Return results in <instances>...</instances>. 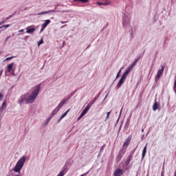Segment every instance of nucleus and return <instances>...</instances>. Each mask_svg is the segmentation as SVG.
<instances>
[{
  "mask_svg": "<svg viewBox=\"0 0 176 176\" xmlns=\"http://www.w3.org/2000/svg\"><path fill=\"white\" fill-rule=\"evenodd\" d=\"M160 108V104H159L157 102H155V103L153 105V110L157 111Z\"/></svg>",
  "mask_w": 176,
  "mask_h": 176,
  "instance_id": "17",
  "label": "nucleus"
},
{
  "mask_svg": "<svg viewBox=\"0 0 176 176\" xmlns=\"http://www.w3.org/2000/svg\"><path fill=\"white\" fill-rule=\"evenodd\" d=\"M47 124H49V122L46 120L45 123H44V126H47Z\"/></svg>",
  "mask_w": 176,
  "mask_h": 176,
  "instance_id": "32",
  "label": "nucleus"
},
{
  "mask_svg": "<svg viewBox=\"0 0 176 176\" xmlns=\"http://www.w3.org/2000/svg\"><path fill=\"white\" fill-rule=\"evenodd\" d=\"M5 23H6L5 21H2V22H0V25H2V24H5Z\"/></svg>",
  "mask_w": 176,
  "mask_h": 176,
  "instance_id": "36",
  "label": "nucleus"
},
{
  "mask_svg": "<svg viewBox=\"0 0 176 176\" xmlns=\"http://www.w3.org/2000/svg\"><path fill=\"white\" fill-rule=\"evenodd\" d=\"M27 34H30V35H32L35 31H36V29L35 28H32V26H28L25 28Z\"/></svg>",
  "mask_w": 176,
  "mask_h": 176,
  "instance_id": "10",
  "label": "nucleus"
},
{
  "mask_svg": "<svg viewBox=\"0 0 176 176\" xmlns=\"http://www.w3.org/2000/svg\"><path fill=\"white\" fill-rule=\"evenodd\" d=\"M70 109H67L61 116H60V119H64V118H65L67 116V115H68V113L69 112Z\"/></svg>",
  "mask_w": 176,
  "mask_h": 176,
  "instance_id": "23",
  "label": "nucleus"
},
{
  "mask_svg": "<svg viewBox=\"0 0 176 176\" xmlns=\"http://www.w3.org/2000/svg\"><path fill=\"white\" fill-rule=\"evenodd\" d=\"M90 108L91 107H89L87 104V106L85 107V109L80 113V116L78 118L77 120H80L82 119V118L83 116H85V115H86V113H87V112H89V110L90 109Z\"/></svg>",
  "mask_w": 176,
  "mask_h": 176,
  "instance_id": "8",
  "label": "nucleus"
},
{
  "mask_svg": "<svg viewBox=\"0 0 176 176\" xmlns=\"http://www.w3.org/2000/svg\"><path fill=\"white\" fill-rule=\"evenodd\" d=\"M42 43H43V39H41L38 42V46H41V45H42Z\"/></svg>",
  "mask_w": 176,
  "mask_h": 176,
  "instance_id": "29",
  "label": "nucleus"
},
{
  "mask_svg": "<svg viewBox=\"0 0 176 176\" xmlns=\"http://www.w3.org/2000/svg\"><path fill=\"white\" fill-rule=\"evenodd\" d=\"M18 32H24V29L19 30Z\"/></svg>",
  "mask_w": 176,
  "mask_h": 176,
  "instance_id": "37",
  "label": "nucleus"
},
{
  "mask_svg": "<svg viewBox=\"0 0 176 176\" xmlns=\"http://www.w3.org/2000/svg\"><path fill=\"white\" fill-rule=\"evenodd\" d=\"M51 23H52V21H50V19L45 20L43 24H42V28L41 29V32L44 31L45 29L46 28V27H47V25H49Z\"/></svg>",
  "mask_w": 176,
  "mask_h": 176,
  "instance_id": "9",
  "label": "nucleus"
},
{
  "mask_svg": "<svg viewBox=\"0 0 176 176\" xmlns=\"http://www.w3.org/2000/svg\"><path fill=\"white\" fill-rule=\"evenodd\" d=\"M139 60H140V58L135 59L134 63H131V65H129L128 66V67L125 70L124 73L122 74L121 78L120 79V80L117 85L118 89L121 87L122 85H123L126 79L127 78V76H129V74H130V72H131V71L133 70L134 67H135L137 63H138Z\"/></svg>",
  "mask_w": 176,
  "mask_h": 176,
  "instance_id": "3",
  "label": "nucleus"
},
{
  "mask_svg": "<svg viewBox=\"0 0 176 176\" xmlns=\"http://www.w3.org/2000/svg\"><path fill=\"white\" fill-rule=\"evenodd\" d=\"M3 109H6V101L3 102L2 105L0 107V113L3 112Z\"/></svg>",
  "mask_w": 176,
  "mask_h": 176,
  "instance_id": "20",
  "label": "nucleus"
},
{
  "mask_svg": "<svg viewBox=\"0 0 176 176\" xmlns=\"http://www.w3.org/2000/svg\"><path fill=\"white\" fill-rule=\"evenodd\" d=\"M67 25H63L60 27V28H64V27H65Z\"/></svg>",
  "mask_w": 176,
  "mask_h": 176,
  "instance_id": "42",
  "label": "nucleus"
},
{
  "mask_svg": "<svg viewBox=\"0 0 176 176\" xmlns=\"http://www.w3.org/2000/svg\"><path fill=\"white\" fill-rule=\"evenodd\" d=\"M130 19L131 15L129 13H125L122 17V25L124 28H127L130 25Z\"/></svg>",
  "mask_w": 176,
  "mask_h": 176,
  "instance_id": "6",
  "label": "nucleus"
},
{
  "mask_svg": "<svg viewBox=\"0 0 176 176\" xmlns=\"http://www.w3.org/2000/svg\"><path fill=\"white\" fill-rule=\"evenodd\" d=\"M122 69H123V67H122V68L119 70V72H118L117 76H116V79H118V78H119V76H120V72H122Z\"/></svg>",
  "mask_w": 176,
  "mask_h": 176,
  "instance_id": "25",
  "label": "nucleus"
},
{
  "mask_svg": "<svg viewBox=\"0 0 176 176\" xmlns=\"http://www.w3.org/2000/svg\"><path fill=\"white\" fill-rule=\"evenodd\" d=\"M65 174H67V165H65L60 173L57 175V176H64Z\"/></svg>",
  "mask_w": 176,
  "mask_h": 176,
  "instance_id": "14",
  "label": "nucleus"
},
{
  "mask_svg": "<svg viewBox=\"0 0 176 176\" xmlns=\"http://www.w3.org/2000/svg\"><path fill=\"white\" fill-rule=\"evenodd\" d=\"M41 91V84L32 87L30 90V94H25L20 96L18 99V104L23 105V104H32L36 100V97L39 95Z\"/></svg>",
  "mask_w": 176,
  "mask_h": 176,
  "instance_id": "1",
  "label": "nucleus"
},
{
  "mask_svg": "<svg viewBox=\"0 0 176 176\" xmlns=\"http://www.w3.org/2000/svg\"><path fill=\"white\" fill-rule=\"evenodd\" d=\"M109 3H110L109 1H106L103 3L100 2V1L97 2V5H100V6H108V5H109Z\"/></svg>",
  "mask_w": 176,
  "mask_h": 176,
  "instance_id": "19",
  "label": "nucleus"
},
{
  "mask_svg": "<svg viewBox=\"0 0 176 176\" xmlns=\"http://www.w3.org/2000/svg\"><path fill=\"white\" fill-rule=\"evenodd\" d=\"M161 176H164V167H163V170L161 172Z\"/></svg>",
  "mask_w": 176,
  "mask_h": 176,
  "instance_id": "31",
  "label": "nucleus"
},
{
  "mask_svg": "<svg viewBox=\"0 0 176 176\" xmlns=\"http://www.w3.org/2000/svg\"><path fill=\"white\" fill-rule=\"evenodd\" d=\"M131 141V137H129L124 142L123 147L126 148L130 144V142Z\"/></svg>",
  "mask_w": 176,
  "mask_h": 176,
  "instance_id": "16",
  "label": "nucleus"
},
{
  "mask_svg": "<svg viewBox=\"0 0 176 176\" xmlns=\"http://www.w3.org/2000/svg\"><path fill=\"white\" fill-rule=\"evenodd\" d=\"M68 23V21H60V23H61V24H65V23Z\"/></svg>",
  "mask_w": 176,
  "mask_h": 176,
  "instance_id": "33",
  "label": "nucleus"
},
{
  "mask_svg": "<svg viewBox=\"0 0 176 176\" xmlns=\"http://www.w3.org/2000/svg\"><path fill=\"white\" fill-rule=\"evenodd\" d=\"M104 146H102L101 148H100V152H102V151L104 150Z\"/></svg>",
  "mask_w": 176,
  "mask_h": 176,
  "instance_id": "39",
  "label": "nucleus"
},
{
  "mask_svg": "<svg viewBox=\"0 0 176 176\" xmlns=\"http://www.w3.org/2000/svg\"><path fill=\"white\" fill-rule=\"evenodd\" d=\"M3 72V70H0V78H1V76H2Z\"/></svg>",
  "mask_w": 176,
  "mask_h": 176,
  "instance_id": "34",
  "label": "nucleus"
},
{
  "mask_svg": "<svg viewBox=\"0 0 176 176\" xmlns=\"http://www.w3.org/2000/svg\"><path fill=\"white\" fill-rule=\"evenodd\" d=\"M61 120H63V119H61V117H60V118L58 120V123H60L61 122Z\"/></svg>",
  "mask_w": 176,
  "mask_h": 176,
  "instance_id": "35",
  "label": "nucleus"
},
{
  "mask_svg": "<svg viewBox=\"0 0 176 176\" xmlns=\"http://www.w3.org/2000/svg\"><path fill=\"white\" fill-rule=\"evenodd\" d=\"M173 90H174V91H175V93L176 94V88H175V87H173Z\"/></svg>",
  "mask_w": 176,
  "mask_h": 176,
  "instance_id": "41",
  "label": "nucleus"
},
{
  "mask_svg": "<svg viewBox=\"0 0 176 176\" xmlns=\"http://www.w3.org/2000/svg\"><path fill=\"white\" fill-rule=\"evenodd\" d=\"M73 2H81L82 3H89V0H73Z\"/></svg>",
  "mask_w": 176,
  "mask_h": 176,
  "instance_id": "22",
  "label": "nucleus"
},
{
  "mask_svg": "<svg viewBox=\"0 0 176 176\" xmlns=\"http://www.w3.org/2000/svg\"><path fill=\"white\" fill-rule=\"evenodd\" d=\"M14 65V63H11L10 64L7 65V72H12V69H13V66Z\"/></svg>",
  "mask_w": 176,
  "mask_h": 176,
  "instance_id": "18",
  "label": "nucleus"
},
{
  "mask_svg": "<svg viewBox=\"0 0 176 176\" xmlns=\"http://www.w3.org/2000/svg\"><path fill=\"white\" fill-rule=\"evenodd\" d=\"M12 18V16H10L6 19V20H9V19Z\"/></svg>",
  "mask_w": 176,
  "mask_h": 176,
  "instance_id": "38",
  "label": "nucleus"
},
{
  "mask_svg": "<svg viewBox=\"0 0 176 176\" xmlns=\"http://www.w3.org/2000/svg\"><path fill=\"white\" fill-rule=\"evenodd\" d=\"M16 56H10V57L6 58V61H9V60H12V58H14Z\"/></svg>",
  "mask_w": 176,
  "mask_h": 176,
  "instance_id": "27",
  "label": "nucleus"
},
{
  "mask_svg": "<svg viewBox=\"0 0 176 176\" xmlns=\"http://www.w3.org/2000/svg\"><path fill=\"white\" fill-rule=\"evenodd\" d=\"M126 147H123L121 148L118 153V155L117 156V160L120 162L122 160V157H123L124 153H126Z\"/></svg>",
  "mask_w": 176,
  "mask_h": 176,
  "instance_id": "7",
  "label": "nucleus"
},
{
  "mask_svg": "<svg viewBox=\"0 0 176 176\" xmlns=\"http://www.w3.org/2000/svg\"><path fill=\"white\" fill-rule=\"evenodd\" d=\"M3 100V94L0 93V101H2Z\"/></svg>",
  "mask_w": 176,
  "mask_h": 176,
  "instance_id": "30",
  "label": "nucleus"
},
{
  "mask_svg": "<svg viewBox=\"0 0 176 176\" xmlns=\"http://www.w3.org/2000/svg\"><path fill=\"white\" fill-rule=\"evenodd\" d=\"M107 97H108V95H107V96H105L104 100H106V99H107Z\"/></svg>",
  "mask_w": 176,
  "mask_h": 176,
  "instance_id": "43",
  "label": "nucleus"
},
{
  "mask_svg": "<svg viewBox=\"0 0 176 176\" xmlns=\"http://www.w3.org/2000/svg\"><path fill=\"white\" fill-rule=\"evenodd\" d=\"M109 115H111V111L107 112L105 121H107V120H108V119H109Z\"/></svg>",
  "mask_w": 176,
  "mask_h": 176,
  "instance_id": "28",
  "label": "nucleus"
},
{
  "mask_svg": "<svg viewBox=\"0 0 176 176\" xmlns=\"http://www.w3.org/2000/svg\"><path fill=\"white\" fill-rule=\"evenodd\" d=\"M175 176H176V173H175Z\"/></svg>",
  "mask_w": 176,
  "mask_h": 176,
  "instance_id": "44",
  "label": "nucleus"
},
{
  "mask_svg": "<svg viewBox=\"0 0 176 176\" xmlns=\"http://www.w3.org/2000/svg\"><path fill=\"white\" fill-rule=\"evenodd\" d=\"M98 97H100V93L98 94V96H95L94 98L92 100H91L87 105L89 107H91V105H93V104H94V102H96V101L98 100Z\"/></svg>",
  "mask_w": 176,
  "mask_h": 176,
  "instance_id": "15",
  "label": "nucleus"
},
{
  "mask_svg": "<svg viewBox=\"0 0 176 176\" xmlns=\"http://www.w3.org/2000/svg\"><path fill=\"white\" fill-rule=\"evenodd\" d=\"M164 66H162L161 69H159L157 71V75L155 76V78H157V79H160V76H162V74H163V72H164Z\"/></svg>",
  "mask_w": 176,
  "mask_h": 176,
  "instance_id": "11",
  "label": "nucleus"
},
{
  "mask_svg": "<svg viewBox=\"0 0 176 176\" xmlns=\"http://www.w3.org/2000/svg\"><path fill=\"white\" fill-rule=\"evenodd\" d=\"M9 27H10V24L4 25L0 27V30L2 28H9Z\"/></svg>",
  "mask_w": 176,
  "mask_h": 176,
  "instance_id": "26",
  "label": "nucleus"
},
{
  "mask_svg": "<svg viewBox=\"0 0 176 176\" xmlns=\"http://www.w3.org/2000/svg\"><path fill=\"white\" fill-rule=\"evenodd\" d=\"M123 173H124L123 170H122L120 168H117L114 171L113 176H121V175H123Z\"/></svg>",
  "mask_w": 176,
  "mask_h": 176,
  "instance_id": "12",
  "label": "nucleus"
},
{
  "mask_svg": "<svg viewBox=\"0 0 176 176\" xmlns=\"http://www.w3.org/2000/svg\"><path fill=\"white\" fill-rule=\"evenodd\" d=\"M130 162H131V157L129 155V156L128 157V160L126 161V165L130 164Z\"/></svg>",
  "mask_w": 176,
  "mask_h": 176,
  "instance_id": "24",
  "label": "nucleus"
},
{
  "mask_svg": "<svg viewBox=\"0 0 176 176\" xmlns=\"http://www.w3.org/2000/svg\"><path fill=\"white\" fill-rule=\"evenodd\" d=\"M145 155H146V145L143 148L142 159H144L145 157Z\"/></svg>",
  "mask_w": 176,
  "mask_h": 176,
  "instance_id": "21",
  "label": "nucleus"
},
{
  "mask_svg": "<svg viewBox=\"0 0 176 176\" xmlns=\"http://www.w3.org/2000/svg\"><path fill=\"white\" fill-rule=\"evenodd\" d=\"M122 113V110H121V111H120V114Z\"/></svg>",
  "mask_w": 176,
  "mask_h": 176,
  "instance_id": "46",
  "label": "nucleus"
},
{
  "mask_svg": "<svg viewBox=\"0 0 176 176\" xmlns=\"http://www.w3.org/2000/svg\"><path fill=\"white\" fill-rule=\"evenodd\" d=\"M148 176V175H147Z\"/></svg>",
  "mask_w": 176,
  "mask_h": 176,
  "instance_id": "47",
  "label": "nucleus"
},
{
  "mask_svg": "<svg viewBox=\"0 0 176 176\" xmlns=\"http://www.w3.org/2000/svg\"><path fill=\"white\" fill-rule=\"evenodd\" d=\"M70 98L71 97L68 96L66 98L61 100V102L58 104V105L51 113L50 117L46 120L48 123L49 122H50V120H52L54 115H56L57 112H58V111H60V109L63 108V105L66 104L67 101H69Z\"/></svg>",
  "mask_w": 176,
  "mask_h": 176,
  "instance_id": "4",
  "label": "nucleus"
},
{
  "mask_svg": "<svg viewBox=\"0 0 176 176\" xmlns=\"http://www.w3.org/2000/svg\"><path fill=\"white\" fill-rule=\"evenodd\" d=\"M3 31H5V29H3Z\"/></svg>",
  "mask_w": 176,
  "mask_h": 176,
  "instance_id": "45",
  "label": "nucleus"
},
{
  "mask_svg": "<svg viewBox=\"0 0 176 176\" xmlns=\"http://www.w3.org/2000/svg\"><path fill=\"white\" fill-rule=\"evenodd\" d=\"M70 98L71 97L68 96L66 98L61 100V102L58 104V105L51 113L50 117L46 120L48 123L49 122H50V120H52L54 115H56L57 112H58V111H60V109L63 108V105L66 104L67 101H69Z\"/></svg>",
  "mask_w": 176,
  "mask_h": 176,
  "instance_id": "5",
  "label": "nucleus"
},
{
  "mask_svg": "<svg viewBox=\"0 0 176 176\" xmlns=\"http://www.w3.org/2000/svg\"><path fill=\"white\" fill-rule=\"evenodd\" d=\"M10 38V36H8L6 38V41H8Z\"/></svg>",
  "mask_w": 176,
  "mask_h": 176,
  "instance_id": "40",
  "label": "nucleus"
},
{
  "mask_svg": "<svg viewBox=\"0 0 176 176\" xmlns=\"http://www.w3.org/2000/svg\"><path fill=\"white\" fill-rule=\"evenodd\" d=\"M56 12H57V11H56L54 10H48V11H43V12H39L36 15L37 16H42V14H47L49 13H56Z\"/></svg>",
  "mask_w": 176,
  "mask_h": 176,
  "instance_id": "13",
  "label": "nucleus"
},
{
  "mask_svg": "<svg viewBox=\"0 0 176 176\" xmlns=\"http://www.w3.org/2000/svg\"><path fill=\"white\" fill-rule=\"evenodd\" d=\"M27 160V157L25 155L22 156L16 163L14 167L12 168V170L10 171L6 176H21L20 173L25 164Z\"/></svg>",
  "mask_w": 176,
  "mask_h": 176,
  "instance_id": "2",
  "label": "nucleus"
}]
</instances>
